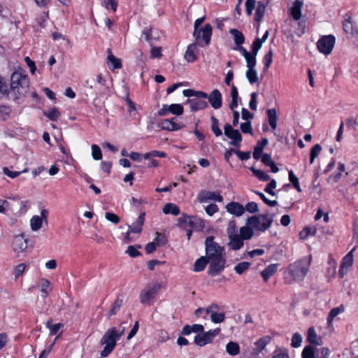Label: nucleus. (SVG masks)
<instances>
[{
    "instance_id": "1",
    "label": "nucleus",
    "mask_w": 358,
    "mask_h": 358,
    "mask_svg": "<svg viewBox=\"0 0 358 358\" xmlns=\"http://www.w3.org/2000/svg\"><path fill=\"white\" fill-rule=\"evenodd\" d=\"M214 236H210L205 241L206 257L209 261L208 274L219 275L225 267L226 259L224 248L214 241Z\"/></svg>"
},
{
    "instance_id": "2",
    "label": "nucleus",
    "mask_w": 358,
    "mask_h": 358,
    "mask_svg": "<svg viewBox=\"0 0 358 358\" xmlns=\"http://www.w3.org/2000/svg\"><path fill=\"white\" fill-rule=\"evenodd\" d=\"M312 257L310 255L308 257H303L292 264H290L287 268V277L290 278L288 282H301L306 277L308 272Z\"/></svg>"
},
{
    "instance_id": "3",
    "label": "nucleus",
    "mask_w": 358,
    "mask_h": 358,
    "mask_svg": "<svg viewBox=\"0 0 358 358\" xmlns=\"http://www.w3.org/2000/svg\"><path fill=\"white\" fill-rule=\"evenodd\" d=\"M29 79L27 74L15 71L10 76V90L16 98L24 96L29 91Z\"/></svg>"
},
{
    "instance_id": "4",
    "label": "nucleus",
    "mask_w": 358,
    "mask_h": 358,
    "mask_svg": "<svg viewBox=\"0 0 358 358\" xmlns=\"http://www.w3.org/2000/svg\"><path fill=\"white\" fill-rule=\"evenodd\" d=\"M204 20L205 17L198 18L194 24L193 36L200 47L208 45L212 36L213 28L210 24H206L203 27H200Z\"/></svg>"
},
{
    "instance_id": "5",
    "label": "nucleus",
    "mask_w": 358,
    "mask_h": 358,
    "mask_svg": "<svg viewBox=\"0 0 358 358\" xmlns=\"http://www.w3.org/2000/svg\"><path fill=\"white\" fill-rule=\"evenodd\" d=\"M274 215L259 214L247 219L246 224L251 226L256 231L264 232L268 229L273 222Z\"/></svg>"
},
{
    "instance_id": "6",
    "label": "nucleus",
    "mask_w": 358,
    "mask_h": 358,
    "mask_svg": "<svg viewBox=\"0 0 358 358\" xmlns=\"http://www.w3.org/2000/svg\"><path fill=\"white\" fill-rule=\"evenodd\" d=\"M125 327L120 325L118 327L110 328L103 336L101 339V344L103 345L107 343L113 346H116L117 341H119L121 336L124 334Z\"/></svg>"
},
{
    "instance_id": "7",
    "label": "nucleus",
    "mask_w": 358,
    "mask_h": 358,
    "mask_svg": "<svg viewBox=\"0 0 358 358\" xmlns=\"http://www.w3.org/2000/svg\"><path fill=\"white\" fill-rule=\"evenodd\" d=\"M336 38L333 35L323 36L320 38L317 43V47L318 50L325 55H329L335 45Z\"/></svg>"
},
{
    "instance_id": "8",
    "label": "nucleus",
    "mask_w": 358,
    "mask_h": 358,
    "mask_svg": "<svg viewBox=\"0 0 358 358\" xmlns=\"http://www.w3.org/2000/svg\"><path fill=\"white\" fill-rule=\"evenodd\" d=\"M224 134L227 138L232 140L229 143L231 145L237 148L240 147V143L242 141V136L238 129H233L231 124L227 123L224 126Z\"/></svg>"
},
{
    "instance_id": "9",
    "label": "nucleus",
    "mask_w": 358,
    "mask_h": 358,
    "mask_svg": "<svg viewBox=\"0 0 358 358\" xmlns=\"http://www.w3.org/2000/svg\"><path fill=\"white\" fill-rule=\"evenodd\" d=\"M220 329L210 330L205 333L201 332L194 337V343L199 346H204L213 341L214 338L220 333Z\"/></svg>"
},
{
    "instance_id": "10",
    "label": "nucleus",
    "mask_w": 358,
    "mask_h": 358,
    "mask_svg": "<svg viewBox=\"0 0 358 358\" xmlns=\"http://www.w3.org/2000/svg\"><path fill=\"white\" fill-rule=\"evenodd\" d=\"M160 288L161 285L157 282L153 285H147L146 287L141 293V302L142 303H148L151 299L155 298V294L160 289Z\"/></svg>"
},
{
    "instance_id": "11",
    "label": "nucleus",
    "mask_w": 358,
    "mask_h": 358,
    "mask_svg": "<svg viewBox=\"0 0 358 358\" xmlns=\"http://www.w3.org/2000/svg\"><path fill=\"white\" fill-rule=\"evenodd\" d=\"M12 247L13 251L19 256L20 253H24L27 250L28 239L25 238L22 234L17 235L13 238Z\"/></svg>"
},
{
    "instance_id": "12",
    "label": "nucleus",
    "mask_w": 358,
    "mask_h": 358,
    "mask_svg": "<svg viewBox=\"0 0 358 358\" xmlns=\"http://www.w3.org/2000/svg\"><path fill=\"white\" fill-rule=\"evenodd\" d=\"M48 210L46 209H42L41 211V216L34 215L30 220L31 229L34 231H38L41 227L43 221L45 223L48 222Z\"/></svg>"
},
{
    "instance_id": "13",
    "label": "nucleus",
    "mask_w": 358,
    "mask_h": 358,
    "mask_svg": "<svg viewBox=\"0 0 358 358\" xmlns=\"http://www.w3.org/2000/svg\"><path fill=\"white\" fill-rule=\"evenodd\" d=\"M198 200L200 203H204L210 200L222 202L223 198L220 194L215 192L202 190L198 195Z\"/></svg>"
},
{
    "instance_id": "14",
    "label": "nucleus",
    "mask_w": 358,
    "mask_h": 358,
    "mask_svg": "<svg viewBox=\"0 0 358 358\" xmlns=\"http://www.w3.org/2000/svg\"><path fill=\"white\" fill-rule=\"evenodd\" d=\"M357 249V246L354 248L343 258L339 273L343 277L348 270L352 266L353 264V252Z\"/></svg>"
},
{
    "instance_id": "15",
    "label": "nucleus",
    "mask_w": 358,
    "mask_h": 358,
    "mask_svg": "<svg viewBox=\"0 0 358 358\" xmlns=\"http://www.w3.org/2000/svg\"><path fill=\"white\" fill-rule=\"evenodd\" d=\"M207 99L210 106L214 109H219L222 106V94L217 89L213 90L210 94H208Z\"/></svg>"
},
{
    "instance_id": "16",
    "label": "nucleus",
    "mask_w": 358,
    "mask_h": 358,
    "mask_svg": "<svg viewBox=\"0 0 358 358\" xmlns=\"http://www.w3.org/2000/svg\"><path fill=\"white\" fill-rule=\"evenodd\" d=\"M226 209L228 213L237 217L241 216L245 213L244 206L235 201L229 203L226 206Z\"/></svg>"
},
{
    "instance_id": "17",
    "label": "nucleus",
    "mask_w": 358,
    "mask_h": 358,
    "mask_svg": "<svg viewBox=\"0 0 358 358\" xmlns=\"http://www.w3.org/2000/svg\"><path fill=\"white\" fill-rule=\"evenodd\" d=\"M198 43L196 41L195 43H192L187 46L185 54V59L188 62H194L197 59L196 53L198 52L197 49Z\"/></svg>"
},
{
    "instance_id": "18",
    "label": "nucleus",
    "mask_w": 358,
    "mask_h": 358,
    "mask_svg": "<svg viewBox=\"0 0 358 358\" xmlns=\"http://www.w3.org/2000/svg\"><path fill=\"white\" fill-rule=\"evenodd\" d=\"M343 29L346 34L352 35H357L358 34L357 29L355 27L353 22L351 21L350 15L348 14H345L344 16Z\"/></svg>"
},
{
    "instance_id": "19",
    "label": "nucleus",
    "mask_w": 358,
    "mask_h": 358,
    "mask_svg": "<svg viewBox=\"0 0 358 358\" xmlns=\"http://www.w3.org/2000/svg\"><path fill=\"white\" fill-rule=\"evenodd\" d=\"M187 103L189 104L190 110L193 112L203 110L208 106L206 101L199 99H189L187 100Z\"/></svg>"
},
{
    "instance_id": "20",
    "label": "nucleus",
    "mask_w": 358,
    "mask_h": 358,
    "mask_svg": "<svg viewBox=\"0 0 358 358\" xmlns=\"http://www.w3.org/2000/svg\"><path fill=\"white\" fill-rule=\"evenodd\" d=\"M229 241L228 243V246L231 250H238L241 249L243 246V240L238 235V234H233L231 236H229Z\"/></svg>"
},
{
    "instance_id": "21",
    "label": "nucleus",
    "mask_w": 358,
    "mask_h": 358,
    "mask_svg": "<svg viewBox=\"0 0 358 358\" xmlns=\"http://www.w3.org/2000/svg\"><path fill=\"white\" fill-rule=\"evenodd\" d=\"M268 143V141L266 138H264L262 141H257V145L254 148L253 152V157L255 159L259 160L262 157V155L264 154L263 153V150L264 147L267 145Z\"/></svg>"
},
{
    "instance_id": "22",
    "label": "nucleus",
    "mask_w": 358,
    "mask_h": 358,
    "mask_svg": "<svg viewBox=\"0 0 358 358\" xmlns=\"http://www.w3.org/2000/svg\"><path fill=\"white\" fill-rule=\"evenodd\" d=\"M145 213H142L135 222L129 225V232L140 234L142 231V227L144 224Z\"/></svg>"
},
{
    "instance_id": "23",
    "label": "nucleus",
    "mask_w": 358,
    "mask_h": 358,
    "mask_svg": "<svg viewBox=\"0 0 358 358\" xmlns=\"http://www.w3.org/2000/svg\"><path fill=\"white\" fill-rule=\"evenodd\" d=\"M176 118L166 119L161 122V128L168 131H178L182 128V126L174 122Z\"/></svg>"
},
{
    "instance_id": "24",
    "label": "nucleus",
    "mask_w": 358,
    "mask_h": 358,
    "mask_svg": "<svg viewBox=\"0 0 358 358\" xmlns=\"http://www.w3.org/2000/svg\"><path fill=\"white\" fill-rule=\"evenodd\" d=\"M108 57H107V64L109 66L110 69L112 70L119 69L122 68V62L121 60L118 58H116L112 53L110 49L107 50Z\"/></svg>"
},
{
    "instance_id": "25",
    "label": "nucleus",
    "mask_w": 358,
    "mask_h": 358,
    "mask_svg": "<svg viewBox=\"0 0 358 358\" xmlns=\"http://www.w3.org/2000/svg\"><path fill=\"white\" fill-rule=\"evenodd\" d=\"M266 115L268 117V122L271 129L274 131L277 128L278 115L275 108H271L267 110Z\"/></svg>"
},
{
    "instance_id": "26",
    "label": "nucleus",
    "mask_w": 358,
    "mask_h": 358,
    "mask_svg": "<svg viewBox=\"0 0 358 358\" xmlns=\"http://www.w3.org/2000/svg\"><path fill=\"white\" fill-rule=\"evenodd\" d=\"M307 341L310 343L315 344L316 345H321L322 343V338L317 336L313 327H310L308 330Z\"/></svg>"
},
{
    "instance_id": "27",
    "label": "nucleus",
    "mask_w": 358,
    "mask_h": 358,
    "mask_svg": "<svg viewBox=\"0 0 358 358\" xmlns=\"http://www.w3.org/2000/svg\"><path fill=\"white\" fill-rule=\"evenodd\" d=\"M262 162L264 165L271 168V172L278 173L279 171L278 167L271 159V157L269 154H264L262 157Z\"/></svg>"
},
{
    "instance_id": "28",
    "label": "nucleus",
    "mask_w": 358,
    "mask_h": 358,
    "mask_svg": "<svg viewBox=\"0 0 358 358\" xmlns=\"http://www.w3.org/2000/svg\"><path fill=\"white\" fill-rule=\"evenodd\" d=\"M143 34L145 36V41L152 45L159 38V35L156 36L153 34L151 27H145L143 31Z\"/></svg>"
},
{
    "instance_id": "29",
    "label": "nucleus",
    "mask_w": 358,
    "mask_h": 358,
    "mask_svg": "<svg viewBox=\"0 0 358 358\" xmlns=\"http://www.w3.org/2000/svg\"><path fill=\"white\" fill-rule=\"evenodd\" d=\"M278 264H272L266 266L261 273L262 276L265 282H267L268 278L274 275L277 271Z\"/></svg>"
},
{
    "instance_id": "30",
    "label": "nucleus",
    "mask_w": 358,
    "mask_h": 358,
    "mask_svg": "<svg viewBox=\"0 0 358 358\" xmlns=\"http://www.w3.org/2000/svg\"><path fill=\"white\" fill-rule=\"evenodd\" d=\"M182 94L186 97L196 96V99H207L208 94L202 91H196L192 89L184 90Z\"/></svg>"
},
{
    "instance_id": "31",
    "label": "nucleus",
    "mask_w": 358,
    "mask_h": 358,
    "mask_svg": "<svg viewBox=\"0 0 358 358\" xmlns=\"http://www.w3.org/2000/svg\"><path fill=\"white\" fill-rule=\"evenodd\" d=\"M122 304L123 300L117 297L113 303L110 309L106 314V317L108 318H110V317L115 315L117 313V312L120 310L121 307L122 306Z\"/></svg>"
},
{
    "instance_id": "32",
    "label": "nucleus",
    "mask_w": 358,
    "mask_h": 358,
    "mask_svg": "<svg viewBox=\"0 0 358 358\" xmlns=\"http://www.w3.org/2000/svg\"><path fill=\"white\" fill-rule=\"evenodd\" d=\"M253 228L251 226H244L241 227L240 234H238L241 238L245 240H250L254 235Z\"/></svg>"
},
{
    "instance_id": "33",
    "label": "nucleus",
    "mask_w": 358,
    "mask_h": 358,
    "mask_svg": "<svg viewBox=\"0 0 358 358\" xmlns=\"http://www.w3.org/2000/svg\"><path fill=\"white\" fill-rule=\"evenodd\" d=\"M303 3L299 0H296L293 7L291 8V15L295 20H298L301 17V7Z\"/></svg>"
},
{
    "instance_id": "34",
    "label": "nucleus",
    "mask_w": 358,
    "mask_h": 358,
    "mask_svg": "<svg viewBox=\"0 0 358 358\" xmlns=\"http://www.w3.org/2000/svg\"><path fill=\"white\" fill-rule=\"evenodd\" d=\"M163 213L164 214H171L176 216L180 214V208L175 203H169L164 206Z\"/></svg>"
},
{
    "instance_id": "35",
    "label": "nucleus",
    "mask_w": 358,
    "mask_h": 358,
    "mask_svg": "<svg viewBox=\"0 0 358 358\" xmlns=\"http://www.w3.org/2000/svg\"><path fill=\"white\" fill-rule=\"evenodd\" d=\"M226 351L231 356H236L240 352L239 345L236 342L230 341L226 345Z\"/></svg>"
},
{
    "instance_id": "36",
    "label": "nucleus",
    "mask_w": 358,
    "mask_h": 358,
    "mask_svg": "<svg viewBox=\"0 0 358 358\" xmlns=\"http://www.w3.org/2000/svg\"><path fill=\"white\" fill-rule=\"evenodd\" d=\"M208 263H209V261L205 256L201 257L194 262V271L199 272L204 270Z\"/></svg>"
},
{
    "instance_id": "37",
    "label": "nucleus",
    "mask_w": 358,
    "mask_h": 358,
    "mask_svg": "<svg viewBox=\"0 0 358 358\" xmlns=\"http://www.w3.org/2000/svg\"><path fill=\"white\" fill-rule=\"evenodd\" d=\"M229 33L233 36L234 43L236 44L237 46L242 45L244 43V36L240 31L236 29H231L229 31Z\"/></svg>"
},
{
    "instance_id": "38",
    "label": "nucleus",
    "mask_w": 358,
    "mask_h": 358,
    "mask_svg": "<svg viewBox=\"0 0 358 358\" xmlns=\"http://www.w3.org/2000/svg\"><path fill=\"white\" fill-rule=\"evenodd\" d=\"M245 76L250 84H255L258 81L257 73L255 67L248 68Z\"/></svg>"
},
{
    "instance_id": "39",
    "label": "nucleus",
    "mask_w": 358,
    "mask_h": 358,
    "mask_svg": "<svg viewBox=\"0 0 358 358\" xmlns=\"http://www.w3.org/2000/svg\"><path fill=\"white\" fill-rule=\"evenodd\" d=\"M250 169L259 180L268 181L271 178L269 175L262 170L256 169L253 166L250 167Z\"/></svg>"
},
{
    "instance_id": "40",
    "label": "nucleus",
    "mask_w": 358,
    "mask_h": 358,
    "mask_svg": "<svg viewBox=\"0 0 358 358\" xmlns=\"http://www.w3.org/2000/svg\"><path fill=\"white\" fill-rule=\"evenodd\" d=\"M315 348L311 345H306L301 353L302 358H315Z\"/></svg>"
},
{
    "instance_id": "41",
    "label": "nucleus",
    "mask_w": 358,
    "mask_h": 358,
    "mask_svg": "<svg viewBox=\"0 0 358 358\" xmlns=\"http://www.w3.org/2000/svg\"><path fill=\"white\" fill-rule=\"evenodd\" d=\"M43 115L52 121H57L60 116V112L53 108L49 111H43Z\"/></svg>"
},
{
    "instance_id": "42",
    "label": "nucleus",
    "mask_w": 358,
    "mask_h": 358,
    "mask_svg": "<svg viewBox=\"0 0 358 358\" xmlns=\"http://www.w3.org/2000/svg\"><path fill=\"white\" fill-rule=\"evenodd\" d=\"M210 120L212 122L211 129H212V131L213 132V134L216 136H221L222 134V130L219 128V122H218L217 119L214 116H211Z\"/></svg>"
},
{
    "instance_id": "43",
    "label": "nucleus",
    "mask_w": 358,
    "mask_h": 358,
    "mask_svg": "<svg viewBox=\"0 0 358 358\" xmlns=\"http://www.w3.org/2000/svg\"><path fill=\"white\" fill-rule=\"evenodd\" d=\"M46 327L50 329V335H55L61 329V327H63V324L61 323L52 324V320H49L46 322Z\"/></svg>"
},
{
    "instance_id": "44",
    "label": "nucleus",
    "mask_w": 358,
    "mask_h": 358,
    "mask_svg": "<svg viewBox=\"0 0 358 358\" xmlns=\"http://www.w3.org/2000/svg\"><path fill=\"white\" fill-rule=\"evenodd\" d=\"M322 150V147L320 144L315 145L310 150V162L313 164L315 159L319 155Z\"/></svg>"
},
{
    "instance_id": "45",
    "label": "nucleus",
    "mask_w": 358,
    "mask_h": 358,
    "mask_svg": "<svg viewBox=\"0 0 358 358\" xmlns=\"http://www.w3.org/2000/svg\"><path fill=\"white\" fill-rule=\"evenodd\" d=\"M316 234V229L306 227L300 231L299 236L301 239H306L309 236H313Z\"/></svg>"
},
{
    "instance_id": "46",
    "label": "nucleus",
    "mask_w": 358,
    "mask_h": 358,
    "mask_svg": "<svg viewBox=\"0 0 358 358\" xmlns=\"http://www.w3.org/2000/svg\"><path fill=\"white\" fill-rule=\"evenodd\" d=\"M156 245L159 247L165 245L167 242L168 239L165 234H160L159 232L156 233V237L154 240Z\"/></svg>"
},
{
    "instance_id": "47",
    "label": "nucleus",
    "mask_w": 358,
    "mask_h": 358,
    "mask_svg": "<svg viewBox=\"0 0 358 358\" xmlns=\"http://www.w3.org/2000/svg\"><path fill=\"white\" fill-rule=\"evenodd\" d=\"M169 113L176 115H182L184 110L183 106L178 103L171 104L169 106Z\"/></svg>"
},
{
    "instance_id": "48",
    "label": "nucleus",
    "mask_w": 358,
    "mask_h": 358,
    "mask_svg": "<svg viewBox=\"0 0 358 358\" xmlns=\"http://www.w3.org/2000/svg\"><path fill=\"white\" fill-rule=\"evenodd\" d=\"M250 265L251 264L250 262H243L235 266L234 270L238 274L241 275L247 271Z\"/></svg>"
},
{
    "instance_id": "49",
    "label": "nucleus",
    "mask_w": 358,
    "mask_h": 358,
    "mask_svg": "<svg viewBox=\"0 0 358 358\" xmlns=\"http://www.w3.org/2000/svg\"><path fill=\"white\" fill-rule=\"evenodd\" d=\"M263 62L264 63V71H266L270 67L272 62H273V50L270 49L268 53H266L264 58Z\"/></svg>"
},
{
    "instance_id": "50",
    "label": "nucleus",
    "mask_w": 358,
    "mask_h": 358,
    "mask_svg": "<svg viewBox=\"0 0 358 358\" xmlns=\"http://www.w3.org/2000/svg\"><path fill=\"white\" fill-rule=\"evenodd\" d=\"M256 55L252 52H249L245 57V61L247 64V68L255 67L257 60H256Z\"/></svg>"
},
{
    "instance_id": "51",
    "label": "nucleus",
    "mask_w": 358,
    "mask_h": 358,
    "mask_svg": "<svg viewBox=\"0 0 358 358\" xmlns=\"http://www.w3.org/2000/svg\"><path fill=\"white\" fill-rule=\"evenodd\" d=\"M289 180L290 182L293 185L294 187L299 192H301V189L299 185V179L294 175V172L291 170L289 171Z\"/></svg>"
},
{
    "instance_id": "52",
    "label": "nucleus",
    "mask_w": 358,
    "mask_h": 358,
    "mask_svg": "<svg viewBox=\"0 0 358 358\" xmlns=\"http://www.w3.org/2000/svg\"><path fill=\"white\" fill-rule=\"evenodd\" d=\"M166 156V154L162 151L153 150L143 155V157L146 159H151L152 157H162L164 158Z\"/></svg>"
},
{
    "instance_id": "53",
    "label": "nucleus",
    "mask_w": 358,
    "mask_h": 358,
    "mask_svg": "<svg viewBox=\"0 0 358 358\" xmlns=\"http://www.w3.org/2000/svg\"><path fill=\"white\" fill-rule=\"evenodd\" d=\"M51 291L50 283L47 279L41 280V292L44 294L43 296L47 297L49 292Z\"/></svg>"
},
{
    "instance_id": "54",
    "label": "nucleus",
    "mask_w": 358,
    "mask_h": 358,
    "mask_svg": "<svg viewBox=\"0 0 358 358\" xmlns=\"http://www.w3.org/2000/svg\"><path fill=\"white\" fill-rule=\"evenodd\" d=\"M92 155L95 160H100L102 158V152L100 148L97 145H92Z\"/></svg>"
},
{
    "instance_id": "55",
    "label": "nucleus",
    "mask_w": 358,
    "mask_h": 358,
    "mask_svg": "<svg viewBox=\"0 0 358 358\" xmlns=\"http://www.w3.org/2000/svg\"><path fill=\"white\" fill-rule=\"evenodd\" d=\"M27 171H28L27 169H24L22 171H11L7 167H4L3 169V173L11 178H15L17 177L18 176H20L21 173L27 172Z\"/></svg>"
},
{
    "instance_id": "56",
    "label": "nucleus",
    "mask_w": 358,
    "mask_h": 358,
    "mask_svg": "<svg viewBox=\"0 0 358 358\" xmlns=\"http://www.w3.org/2000/svg\"><path fill=\"white\" fill-rule=\"evenodd\" d=\"M256 6V0H246L245 1V10L246 13L250 16L252 14V11Z\"/></svg>"
},
{
    "instance_id": "57",
    "label": "nucleus",
    "mask_w": 358,
    "mask_h": 358,
    "mask_svg": "<svg viewBox=\"0 0 358 358\" xmlns=\"http://www.w3.org/2000/svg\"><path fill=\"white\" fill-rule=\"evenodd\" d=\"M225 314L224 313H216L210 315L211 321L214 323H220L224 320Z\"/></svg>"
},
{
    "instance_id": "58",
    "label": "nucleus",
    "mask_w": 358,
    "mask_h": 358,
    "mask_svg": "<svg viewBox=\"0 0 358 358\" xmlns=\"http://www.w3.org/2000/svg\"><path fill=\"white\" fill-rule=\"evenodd\" d=\"M302 342V337L299 333L294 334L292 338L291 345L293 348H299Z\"/></svg>"
},
{
    "instance_id": "59",
    "label": "nucleus",
    "mask_w": 358,
    "mask_h": 358,
    "mask_svg": "<svg viewBox=\"0 0 358 358\" xmlns=\"http://www.w3.org/2000/svg\"><path fill=\"white\" fill-rule=\"evenodd\" d=\"M244 208H245V211L246 210L250 213H257L259 211L258 205L257 203H255L254 201L248 202L245 205V207H244Z\"/></svg>"
},
{
    "instance_id": "60",
    "label": "nucleus",
    "mask_w": 358,
    "mask_h": 358,
    "mask_svg": "<svg viewBox=\"0 0 358 358\" xmlns=\"http://www.w3.org/2000/svg\"><path fill=\"white\" fill-rule=\"evenodd\" d=\"M240 129L243 134H252V124L250 121L241 123Z\"/></svg>"
},
{
    "instance_id": "61",
    "label": "nucleus",
    "mask_w": 358,
    "mask_h": 358,
    "mask_svg": "<svg viewBox=\"0 0 358 358\" xmlns=\"http://www.w3.org/2000/svg\"><path fill=\"white\" fill-rule=\"evenodd\" d=\"M276 187V181L274 179H272L270 182L266 186L264 191L269 194L271 196H275V193L273 191V189Z\"/></svg>"
},
{
    "instance_id": "62",
    "label": "nucleus",
    "mask_w": 358,
    "mask_h": 358,
    "mask_svg": "<svg viewBox=\"0 0 358 358\" xmlns=\"http://www.w3.org/2000/svg\"><path fill=\"white\" fill-rule=\"evenodd\" d=\"M103 4L107 8H111L113 11L115 12L117 7V0H103Z\"/></svg>"
},
{
    "instance_id": "63",
    "label": "nucleus",
    "mask_w": 358,
    "mask_h": 358,
    "mask_svg": "<svg viewBox=\"0 0 358 358\" xmlns=\"http://www.w3.org/2000/svg\"><path fill=\"white\" fill-rule=\"evenodd\" d=\"M228 236H231L233 234H236V224L235 220H231L229 222L228 227L227 229Z\"/></svg>"
},
{
    "instance_id": "64",
    "label": "nucleus",
    "mask_w": 358,
    "mask_h": 358,
    "mask_svg": "<svg viewBox=\"0 0 358 358\" xmlns=\"http://www.w3.org/2000/svg\"><path fill=\"white\" fill-rule=\"evenodd\" d=\"M346 125L349 129H354L358 131V122L357 118L350 117L346 120Z\"/></svg>"
}]
</instances>
